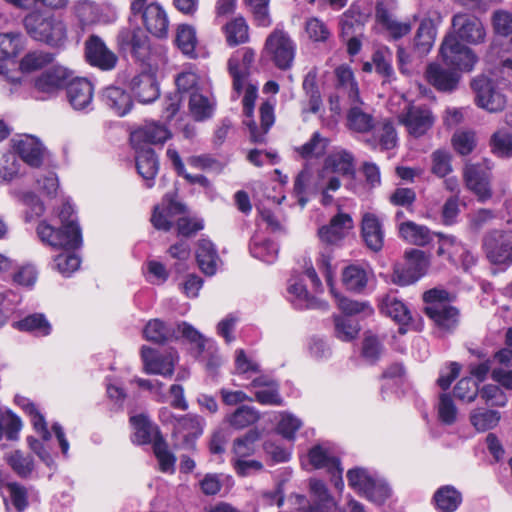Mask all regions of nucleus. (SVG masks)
<instances>
[{
	"label": "nucleus",
	"instance_id": "aec40b11",
	"mask_svg": "<svg viewBox=\"0 0 512 512\" xmlns=\"http://www.w3.org/2000/svg\"><path fill=\"white\" fill-rule=\"evenodd\" d=\"M66 92L68 101L75 110H86L90 108L93 100L94 88L88 79H70Z\"/></svg>",
	"mask_w": 512,
	"mask_h": 512
},
{
	"label": "nucleus",
	"instance_id": "ddd939ff",
	"mask_svg": "<svg viewBox=\"0 0 512 512\" xmlns=\"http://www.w3.org/2000/svg\"><path fill=\"white\" fill-rule=\"evenodd\" d=\"M119 49L130 52L140 62H145L149 56V38L141 28H124L117 35Z\"/></svg>",
	"mask_w": 512,
	"mask_h": 512
},
{
	"label": "nucleus",
	"instance_id": "dca6fc26",
	"mask_svg": "<svg viewBox=\"0 0 512 512\" xmlns=\"http://www.w3.org/2000/svg\"><path fill=\"white\" fill-rule=\"evenodd\" d=\"M141 357L147 374H157L164 377H171L173 375L175 360L171 353L163 355L150 347L143 346L141 348Z\"/></svg>",
	"mask_w": 512,
	"mask_h": 512
},
{
	"label": "nucleus",
	"instance_id": "79ce46f5",
	"mask_svg": "<svg viewBox=\"0 0 512 512\" xmlns=\"http://www.w3.org/2000/svg\"><path fill=\"white\" fill-rule=\"evenodd\" d=\"M143 334L146 340L156 344H164L174 338V330L159 319L150 320L146 324Z\"/></svg>",
	"mask_w": 512,
	"mask_h": 512
},
{
	"label": "nucleus",
	"instance_id": "0eeeda50",
	"mask_svg": "<svg viewBox=\"0 0 512 512\" xmlns=\"http://www.w3.org/2000/svg\"><path fill=\"white\" fill-rule=\"evenodd\" d=\"M131 11L134 15L141 14L143 24L152 35L163 38L168 33L169 20L163 7L152 2L146 4V0H131Z\"/></svg>",
	"mask_w": 512,
	"mask_h": 512
},
{
	"label": "nucleus",
	"instance_id": "473e14b6",
	"mask_svg": "<svg viewBox=\"0 0 512 512\" xmlns=\"http://www.w3.org/2000/svg\"><path fill=\"white\" fill-rule=\"evenodd\" d=\"M196 259L199 268L203 273L209 276H212L216 273L218 254L210 240H199L196 250Z\"/></svg>",
	"mask_w": 512,
	"mask_h": 512
},
{
	"label": "nucleus",
	"instance_id": "f03ea898",
	"mask_svg": "<svg viewBox=\"0 0 512 512\" xmlns=\"http://www.w3.org/2000/svg\"><path fill=\"white\" fill-rule=\"evenodd\" d=\"M424 313L440 335L453 333L460 323V311L450 305V294L444 289L433 288L423 294Z\"/></svg>",
	"mask_w": 512,
	"mask_h": 512
},
{
	"label": "nucleus",
	"instance_id": "5701e85b",
	"mask_svg": "<svg viewBox=\"0 0 512 512\" xmlns=\"http://www.w3.org/2000/svg\"><path fill=\"white\" fill-rule=\"evenodd\" d=\"M134 97L140 103H151L159 97V87L155 77L150 73H140L130 82Z\"/></svg>",
	"mask_w": 512,
	"mask_h": 512
},
{
	"label": "nucleus",
	"instance_id": "3c124183",
	"mask_svg": "<svg viewBox=\"0 0 512 512\" xmlns=\"http://www.w3.org/2000/svg\"><path fill=\"white\" fill-rule=\"evenodd\" d=\"M500 413L495 410L479 408L472 412L470 421L477 431H487L497 426Z\"/></svg>",
	"mask_w": 512,
	"mask_h": 512
},
{
	"label": "nucleus",
	"instance_id": "ea45409f",
	"mask_svg": "<svg viewBox=\"0 0 512 512\" xmlns=\"http://www.w3.org/2000/svg\"><path fill=\"white\" fill-rule=\"evenodd\" d=\"M342 282L347 290L360 293L367 286L368 272L359 265H349L342 272Z\"/></svg>",
	"mask_w": 512,
	"mask_h": 512
},
{
	"label": "nucleus",
	"instance_id": "4468645a",
	"mask_svg": "<svg viewBox=\"0 0 512 512\" xmlns=\"http://www.w3.org/2000/svg\"><path fill=\"white\" fill-rule=\"evenodd\" d=\"M255 59L251 48H243L235 52L228 60V70L233 78V90L240 95Z\"/></svg>",
	"mask_w": 512,
	"mask_h": 512
},
{
	"label": "nucleus",
	"instance_id": "a18cd8bd",
	"mask_svg": "<svg viewBox=\"0 0 512 512\" xmlns=\"http://www.w3.org/2000/svg\"><path fill=\"white\" fill-rule=\"evenodd\" d=\"M308 457L310 464L315 469L326 468L328 472L340 464L339 458L331 455L329 449L320 444L309 450Z\"/></svg>",
	"mask_w": 512,
	"mask_h": 512
},
{
	"label": "nucleus",
	"instance_id": "58836bf2",
	"mask_svg": "<svg viewBox=\"0 0 512 512\" xmlns=\"http://www.w3.org/2000/svg\"><path fill=\"white\" fill-rule=\"evenodd\" d=\"M15 404L24 410L31 417V422L34 429L41 435L44 441H48L51 438V434L47 428V423L44 416L38 411L35 404L28 398L20 395L15 396Z\"/></svg>",
	"mask_w": 512,
	"mask_h": 512
},
{
	"label": "nucleus",
	"instance_id": "774afa93",
	"mask_svg": "<svg viewBox=\"0 0 512 512\" xmlns=\"http://www.w3.org/2000/svg\"><path fill=\"white\" fill-rule=\"evenodd\" d=\"M493 152L501 157L512 156V136L504 130L495 132L491 137Z\"/></svg>",
	"mask_w": 512,
	"mask_h": 512
},
{
	"label": "nucleus",
	"instance_id": "338daca9",
	"mask_svg": "<svg viewBox=\"0 0 512 512\" xmlns=\"http://www.w3.org/2000/svg\"><path fill=\"white\" fill-rule=\"evenodd\" d=\"M65 252L60 253L54 258L55 268L64 276H70L80 266V259L70 250L64 249Z\"/></svg>",
	"mask_w": 512,
	"mask_h": 512
},
{
	"label": "nucleus",
	"instance_id": "0e129e2a",
	"mask_svg": "<svg viewBox=\"0 0 512 512\" xmlns=\"http://www.w3.org/2000/svg\"><path fill=\"white\" fill-rule=\"evenodd\" d=\"M453 393L460 400L472 402L479 393L478 383L471 377H464L458 381Z\"/></svg>",
	"mask_w": 512,
	"mask_h": 512
},
{
	"label": "nucleus",
	"instance_id": "2eb2a0df",
	"mask_svg": "<svg viewBox=\"0 0 512 512\" xmlns=\"http://www.w3.org/2000/svg\"><path fill=\"white\" fill-rule=\"evenodd\" d=\"M15 153L21 160L32 168L42 166L45 155V147L34 136L24 135L19 139L11 140Z\"/></svg>",
	"mask_w": 512,
	"mask_h": 512
},
{
	"label": "nucleus",
	"instance_id": "5fc2aeb1",
	"mask_svg": "<svg viewBox=\"0 0 512 512\" xmlns=\"http://www.w3.org/2000/svg\"><path fill=\"white\" fill-rule=\"evenodd\" d=\"M250 252L253 257L266 263H272L277 257L278 247L269 239L257 240L254 238L250 244Z\"/></svg>",
	"mask_w": 512,
	"mask_h": 512
},
{
	"label": "nucleus",
	"instance_id": "8fccbe9b",
	"mask_svg": "<svg viewBox=\"0 0 512 512\" xmlns=\"http://www.w3.org/2000/svg\"><path fill=\"white\" fill-rule=\"evenodd\" d=\"M153 452L159 462V468L162 472H173L176 458L168 449V445L162 435L153 442Z\"/></svg>",
	"mask_w": 512,
	"mask_h": 512
},
{
	"label": "nucleus",
	"instance_id": "13d9d810",
	"mask_svg": "<svg viewBox=\"0 0 512 512\" xmlns=\"http://www.w3.org/2000/svg\"><path fill=\"white\" fill-rule=\"evenodd\" d=\"M178 330L184 338L196 345L197 357L205 352L206 345H208V350L213 346V341L206 339L198 330L186 322L179 324Z\"/></svg>",
	"mask_w": 512,
	"mask_h": 512
},
{
	"label": "nucleus",
	"instance_id": "4be33fe9",
	"mask_svg": "<svg viewBox=\"0 0 512 512\" xmlns=\"http://www.w3.org/2000/svg\"><path fill=\"white\" fill-rule=\"evenodd\" d=\"M136 151V168L139 175L146 180L151 188L159 170V160L155 151L149 146L134 147Z\"/></svg>",
	"mask_w": 512,
	"mask_h": 512
},
{
	"label": "nucleus",
	"instance_id": "864d4df0",
	"mask_svg": "<svg viewBox=\"0 0 512 512\" xmlns=\"http://www.w3.org/2000/svg\"><path fill=\"white\" fill-rule=\"evenodd\" d=\"M22 428L21 419L9 410L0 409V435H4L8 440L18 439Z\"/></svg>",
	"mask_w": 512,
	"mask_h": 512
},
{
	"label": "nucleus",
	"instance_id": "b1692460",
	"mask_svg": "<svg viewBox=\"0 0 512 512\" xmlns=\"http://www.w3.org/2000/svg\"><path fill=\"white\" fill-rule=\"evenodd\" d=\"M353 228V220L349 214L338 213L335 215L329 225L319 229L320 239L327 244H336L342 240L345 234Z\"/></svg>",
	"mask_w": 512,
	"mask_h": 512
},
{
	"label": "nucleus",
	"instance_id": "7ed1b4c3",
	"mask_svg": "<svg viewBox=\"0 0 512 512\" xmlns=\"http://www.w3.org/2000/svg\"><path fill=\"white\" fill-rule=\"evenodd\" d=\"M27 34L35 41L52 48L62 47L67 40V27L64 21L54 14L32 11L23 18Z\"/></svg>",
	"mask_w": 512,
	"mask_h": 512
},
{
	"label": "nucleus",
	"instance_id": "603ef678",
	"mask_svg": "<svg viewBox=\"0 0 512 512\" xmlns=\"http://www.w3.org/2000/svg\"><path fill=\"white\" fill-rule=\"evenodd\" d=\"M55 59V54L46 51H33L26 54L21 62L20 68L24 72H31L43 68L44 66L52 63Z\"/></svg>",
	"mask_w": 512,
	"mask_h": 512
},
{
	"label": "nucleus",
	"instance_id": "9d476101",
	"mask_svg": "<svg viewBox=\"0 0 512 512\" xmlns=\"http://www.w3.org/2000/svg\"><path fill=\"white\" fill-rule=\"evenodd\" d=\"M483 248L489 261L496 265L512 264V231L494 230L483 239Z\"/></svg>",
	"mask_w": 512,
	"mask_h": 512
},
{
	"label": "nucleus",
	"instance_id": "680f3d73",
	"mask_svg": "<svg viewBox=\"0 0 512 512\" xmlns=\"http://www.w3.org/2000/svg\"><path fill=\"white\" fill-rule=\"evenodd\" d=\"M334 323L336 336L343 341L354 339L360 330L358 323L347 317L336 316Z\"/></svg>",
	"mask_w": 512,
	"mask_h": 512
},
{
	"label": "nucleus",
	"instance_id": "20e7f679",
	"mask_svg": "<svg viewBox=\"0 0 512 512\" xmlns=\"http://www.w3.org/2000/svg\"><path fill=\"white\" fill-rule=\"evenodd\" d=\"M486 29L482 20L468 12H458L451 19V31L446 36L468 45H480L485 42Z\"/></svg>",
	"mask_w": 512,
	"mask_h": 512
},
{
	"label": "nucleus",
	"instance_id": "412c9836",
	"mask_svg": "<svg viewBox=\"0 0 512 512\" xmlns=\"http://www.w3.org/2000/svg\"><path fill=\"white\" fill-rule=\"evenodd\" d=\"M464 179L467 187L473 191L478 200L485 202L491 197L489 175L479 165H467L464 169Z\"/></svg>",
	"mask_w": 512,
	"mask_h": 512
},
{
	"label": "nucleus",
	"instance_id": "7c9ffc66",
	"mask_svg": "<svg viewBox=\"0 0 512 512\" xmlns=\"http://www.w3.org/2000/svg\"><path fill=\"white\" fill-rule=\"evenodd\" d=\"M261 413L253 406L241 405L225 417L226 422L236 430H243L257 423Z\"/></svg>",
	"mask_w": 512,
	"mask_h": 512
},
{
	"label": "nucleus",
	"instance_id": "f704fd0d",
	"mask_svg": "<svg viewBox=\"0 0 512 512\" xmlns=\"http://www.w3.org/2000/svg\"><path fill=\"white\" fill-rule=\"evenodd\" d=\"M13 327L22 332L33 333L36 336H48L52 327L42 313H34L14 322Z\"/></svg>",
	"mask_w": 512,
	"mask_h": 512
},
{
	"label": "nucleus",
	"instance_id": "f257e3e1",
	"mask_svg": "<svg viewBox=\"0 0 512 512\" xmlns=\"http://www.w3.org/2000/svg\"><path fill=\"white\" fill-rule=\"evenodd\" d=\"M61 227L56 229L45 221L37 226L41 242L54 249L75 250L82 245V232L77 222L73 206L66 202L59 212Z\"/></svg>",
	"mask_w": 512,
	"mask_h": 512
},
{
	"label": "nucleus",
	"instance_id": "c9c22d12",
	"mask_svg": "<svg viewBox=\"0 0 512 512\" xmlns=\"http://www.w3.org/2000/svg\"><path fill=\"white\" fill-rule=\"evenodd\" d=\"M324 167L343 176H354V157L346 151L340 150L329 154L325 161Z\"/></svg>",
	"mask_w": 512,
	"mask_h": 512
},
{
	"label": "nucleus",
	"instance_id": "bb28decb",
	"mask_svg": "<svg viewBox=\"0 0 512 512\" xmlns=\"http://www.w3.org/2000/svg\"><path fill=\"white\" fill-rule=\"evenodd\" d=\"M382 314L390 317L399 325H407L412 320L411 312L408 307L395 295H385L379 303Z\"/></svg>",
	"mask_w": 512,
	"mask_h": 512
},
{
	"label": "nucleus",
	"instance_id": "e433bc0d",
	"mask_svg": "<svg viewBox=\"0 0 512 512\" xmlns=\"http://www.w3.org/2000/svg\"><path fill=\"white\" fill-rule=\"evenodd\" d=\"M8 497L3 499L6 510L10 507L15 512H24L29 507L28 489L19 482H8L6 484Z\"/></svg>",
	"mask_w": 512,
	"mask_h": 512
},
{
	"label": "nucleus",
	"instance_id": "72a5a7b5",
	"mask_svg": "<svg viewBox=\"0 0 512 512\" xmlns=\"http://www.w3.org/2000/svg\"><path fill=\"white\" fill-rule=\"evenodd\" d=\"M5 460L12 471L22 479H29L35 470V462L30 454L21 450H14L7 453Z\"/></svg>",
	"mask_w": 512,
	"mask_h": 512
},
{
	"label": "nucleus",
	"instance_id": "de8ad7c7",
	"mask_svg": "<svg viewBox=\"0 0 512 512\" xmlns=\"http://www.w3.org/2000/svg\"><path fill=\"white\" fill-rule=\"evenodd\" d=\"M189 110L196 121H203L213 115L214 104L202 94L193 92L189 99Z\"/></svg>",
	"mask_w": 512,
	"mask_h": 512
},
{
	"label": "nucleus",
	"instance_id": "393cba45",
	"mask_svg": "<svg viewBox=\"0 0 512 512\" xmlns=\"http://www.w3.org/2000/svg\"><path fill=\"white\" fill-rule=\"evenodd\" d=\"M101 99L110 110L120 117L129 113L133 107L131 95L118 86L105 88L102 92Z\"/></svg>",
	"mask_w": 512,
	"mask_h": 512
},
{
	"label": "nucleus",
	"instance_id": "4d7b16f0",
	"mask_svg": "<svg viewBox=\"0 0 512 512\" xmlns=\"http://www.w3.org/2000/svg\"><path fill=\"white\" fill-rule=\"evenodd\" d=\"M176 43L184 54L192 56L195 53L197 43L194 27L185 24L180 25L177 29Z\"/></svg>",
	"mask_w": 512,
	"mask_h": 512
},
{
	"label": "nucleus",
	"instance_id": "39448f33",
	"mask_svg": "<svg viewBox=\"0 0 512 512\" xmlns=\"http://www.w3.org/2000/svg\"><path fill=\"white\" fill-rule=\"evenodd\" d=\"M443 63L453 70L470 72L478 62V56L467 45L457 41L454 36H445L440 46Z\"/></svg>",
	"mask_w": 512,
	"mask_h": 512
},
{
	"label": "nucleus",
	"instance_id": "1a4fd4ad",
	"mask_svg": "<svg viewBox=\"0 0 512 512\" xmlns=\"http://www.w3.org/2000/svg\"><path fill=\"white\" fill-rule=\"evenodd\" d=\"M84 57L90 66L103 72L114 70L119 61L117 54L95 34L88 36L84 42Z\"/></svg>",
	"mask_w": 512,
	"mask_h": 512
},
{
	"label": "nucleus",
	"instance_id": "a211bd4d",
	"mask_svg": "<svg viewBox=\"0 0 512 512\" xmlns=\"http://www.w3.org/2000/svg\"><path fill=\"white\" fill-rule=\"evenodd\" d=\"M171 137L168 129L156 122H147L134 130L130 135L133 147L148 146L150 144H163Z\"/></svg>",
	"mask_w": 512,
	"mask_h": 512
},
{
	"label": "nucleus",
	"instance_id": "37998d69",
	"mask_svg": "<svg viewBox=\"0 0 512 512\" xmlns=\"http://www.w3.org/2000/svg\"><path fill=\"white\" fill-rule=\"evenodd\" d=\"M261 433L257 428L249 429L244 435L233 441V453L237 458H246L254 454L255 444L260 439Z\"/></svg>",
	"mask_w": 512,
	"mask_h": 512
},
{
	"label": "nucleus",
	"instance_id": "4c0bfd02",
	"mask_svg": "<svg viewBox=\"0 0 512 512\" xmlns=\"http://www.w3.org/2000/svg\"><path fill=\"white\" fill-rule=\"evenodd\" d=\"M337 79V89L340 93L346 94L351 104L360 102L358 84L354 79V74L348 66H339L335 70Z\"/></svg>",
	"mask_w": 512,
	"mask_h": 512
},
{
	"label": "nucleus",
	"instance_id": "c756f323",
	"mask_svg": "<svg viewBox=\"0 0 512 512\" xmlns=\"http://www.w3.org/2000/svg\"><path fill=\"white\" fill-rule=\"evenodd\" d=\"M436 509L440 512H454L462 503V494L452 485H444L433 496Z\"/></svg>",
	"mask_w": 512,
	"mask_h": 512
},
{
	"label": "nucleus",
	"instance_id": "6ab92c4d",
	"mask_svg": "<svg viewBox=\"0 0 512 512\" xmlns=\"http://www.w3.org/2000/svg\"><path fill=\"white\" fill-rule=\"evenodd\" d=\"M428 82L437 90L451 92L458 86L460 73L452 68H445L438 63L429 64L426 69Z\"/></svg>",
	"mask_w": 512,
	"mask_h": 512
},
{
	"label": "nucleus",
	"instance_id": "49530a36",
	"mask_svg": "<svg viewBox=\"0 0 512 512\" xmlns=\"http://www.w3.org/2000/svg\"><path fill=\"white\" fill-rule=\"evenodd\" d=\"M175 434L180 435L185 441L199 437L202 434L200 422L191 414L179 416L173 428Z\"/></svg>",
	"mask_w": 512,
	"mask_h": 512
},
{
	"label": "nucleus",
	"instance_id": "e2e57ef3",
	"mask_svg": "<svg viewBox=\"0 0 512 512\" xmlns=\"http://www.w3.org/2000/svg\"><path fill=\"white\" fill-rule=\"evenodd\" d=\"M373 478L374 477L363 468H353L347 472L349 486L363 495L368 490Z\"/></svg>",
	"mask_w": 512,
	"mask_h": 512
},
{
	"label": "nucleus",
	"instance_id": "69168bd1",
	"mask_svg": "<svg viewBox=\"0 0 512 512\" xmlns=\"http://www.w3.org/2000/svg\"><path fill=\"white\" fill-rule=\"evenodd\" d=\"M364 496L368 500L381 505L391 496V489L384 480L373 478Z\"/></svg>",
	"mask_w": 512,
	"mask_h": 512
},
{
	"label": "nucleus",
	"instance_id": "a19ab883",
	"mask_svg": "<svg viewBox=\"0 0 512 512\" xmlns=\"http://www.w3.org/2000/svg\"><path fill=\"white\" fill-rule=\"evenodd\" d=\"M366 142L373 148L376 149L378 146L381 150L393 149L397 144V133L392 123L385 122L382 126L374 131L371 138H368Z\"/></svg>",
	"mask_w": 512,
	"mask_h": 512
},
{
	"label": "nucleus",
	"instance_id": "f8f14e48",
	"mask_svg": "<svg viewBox=\"0 0 512 512\" xmlns=\"http://www.w3.org/2000/svg\"><path fill=\"white\" fill-rule=\"evenodd\" d=\"M72 71L63 66H54L43 71L34 80V88L37 93L42 94L37 98L45 100L58 94L59 91L67 88Z\"/></svg>",
	"mask_w": 512,
	"mask_h": 512
},
{
	"label": "nucleus",
	"instance_id": "052dcab7",
	"mask_svg": "<svg viewBox=\"0 0 512 512\" xmlns=\"http://www.w3.org/2000/svg\"><path fill=\"white\" fill-rule=\"evenodd\" d=\"M21 49V35L9 32L0 34V56L2 58H13Z\"/></svg>",
	"mask_w": 512,
	"mask_h": 512
},
{
	"label": "nucleus",
	"instance_id": "2f4dec72",
	"mask_svg": "<svg viewBox=\"0 0 512 512\" xmlns=\"http://www.w3.org/2000/svg\"><path fill=\"white\" fill-rule=\"evenodd\" d=\"M436 28L431 19H423L414 37V51L419 56L428 54L434 45Z\"/></svg>",
	"mask_w": 512,
	"mask_h": 512
},
{
	"label": "nucleus",
	"instance_id": "6e6552de",
	"mask_svg": "<svg viewBox=\"0 0 512 512\" xmlns=\"http://www.w3.org/2000/svg\"><path fill=\"white\" fill-rule=\"evenodd\" d=\"M398 122L410 136L419 138L433 127L435 117L427 105L409 104L398 115Z\"/></svg>",
	"mask_w": 512,
	"mask_h": 512
},
{
	"label": "nucleus",
	"instance_id": "6e6d98bb",
	"mask_svg": "<svg viewBox=\"0 0 512 512\" xmlns=\"http://www.w3.org/2000/svg\"><path fill=\"white\" fill-rule=\"evenodd\" d=\"M348 126L357 132H367L374 127L373 117L363 112L359 107L350 108L347 115Z\"/></svg>",
	"mask_w": 512,
	"mask_h": 512
},
{
	"label": "nucleus",
	"instance_id": "9b49d317",
	"mask_svg": "<svg viewBox=\"0 0 512 512\" xmlns=\"http://www.w3.org/2000/svg\"><path fill=\"white\" fill-rule=\"evenodd\" d=\"M265 51L281 70L289 69L295 57V45L289 35L275 29L266 39Z\"/></svg>",
	"mask_w": 512,
	"mask_h": 512
},
{
	"label": "nucleus",
	"instance_id": "bf43d9fd",
	"mask_svg": "<svg viewBox=\"0 0 512 512\" xmlns=\"http://www.w3.org/2000/svg\"><path fill=\"white\" fill-rule=\"evenodd\" d=\"M328 140L323 138L319 132H314L311 139L297 149L303 158L321 157L324 155Z\"/></svg>",
	"mask_w": 512,
	"mask_h": 512
},
{
	"label": "nucleus",
	"instance_id": "423d86ee",
	"mask_svg": "<svg viewBox=\"0 0 512 512\" xmlns=\"http://www.w3.org/2000/svg\"><path fill=\"white\" fill-rule=\"evenodd\" d=\"M471 88L478 107L491 113L502 111L505 108L506 97L491 78L479 75L471 81Z\"/></svg>",
	"mask_w": 512,
	"mask_h": 512
},
{
	"label": "nucleus",
	"instance_id": "c85d7f7f",
	"mask_svg": "<svg viewBox=\"0 0 512 512\" xmlns=\"http://www.w3.org/2000/svg\"><path fill=\"white\" fill-rule=\"evenodd\" d=\"M399 234L401 238L410 244L425 246L432 241V237L435 233H432L424 225L416 224L413 221H406L399 225Z\"/></svg>",
	"mask_w": 512,
	"mask_h": 512
},
{
	"label": "nucleus",
	"instance_id": "09e8293b",
	"mask_svg": "<svg viewBox=\"0 0 512 512\" xmlns=\"http://www.w3.org/2000/svg\"><path fill=\"white\" fill-rule=\"evenodd\" d=\"M21 161L14 152H7L0 159V177L5 182H11L24 175L21 171Z\"/></svg>",
	"mask_w": 512,
	"mask_h": 512
},
{
	"label": "nucleus",
	"instance_id": "a878e982",
	"mask_svg": "<svg viewBox=\"0 0 512 512\" xmlns=\"http://www.w3.org/2000/svg\"><path fill=\"white\" fill-rule=\"evenodd\" d=\"M130 424L134 430L131 436L134 444L145 445L153 443L158 435H161L158 427L144 413L131 416Z\"/></svg>",
	"mask_w": 512,
	"mask_h": 512
},
{
	"label": "nucleus",
	"instance_id": "cd10ccee",
	"mask_svg": "<svg viewBox=\"0 0 512 512\" xmlns=\"http://www.w3.org/2000/svg\"><path fill=\"white\" fill-rule=\"evenodd\" d=\"M288 292L292 295L291 302L298 310L304 309H327L328 304L318 298L311 296L306 287L301 283L289 286Z\"/></svg>",
	"mask_w": 512,
	"mask_h": 512
},
{
	"label": "nucleus",
	"instance_id": "c03bdc74",
	"mask_svg": "<svg viewBox=\"0 0 512 512\" xmlns=\"http://www.w3.org/2000/svg\"><path fill=\"white\" fill-rule=\"evenodd\" d=\"M226 41L234 47L246 43L249 39L248 25L243 17H237L224 26Z\"/></svg>",
	"mask_w": 512,
	"mask_h": 512
},
{
	"label": "nucleus",
	"instance_id": "f3484780",
	"mask_svg": "<svg viewBox=\"0 0 512 512\" xmlns=\"http://www.w3.org/2000/svg\"><path fill=\"white\" fill-rule=\"evenodd\" d=\"M361 237L371 251L379 252L384 245V229L381 219L374 213L366 212L361 220Z\"/></svg>",
	"mask_w": 512,
	"mask_h": 512
}]
</instances>
